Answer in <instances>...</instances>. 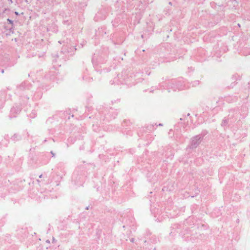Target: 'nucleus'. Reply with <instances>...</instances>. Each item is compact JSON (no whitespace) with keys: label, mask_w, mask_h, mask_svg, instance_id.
<instances>
[{"label":"nucleus","mask_w":250,"mask_h":250,"mask_svg":"<svg viewBox=\"0 0 250 250\" xmlns=\"http://www.w3.org/2000/svg\"><path fill=\"white\" fill-rule=\"evenodd\" d=\"M76 49V46L72 45L67 42V44L64 45L62 48L61 53L64 55V56H62V58L63 59H68L70 56L74 54Z\"/></svg>","instance_id":"nucleus-1"},{"label":"nucleus","mask_w":250,"mask_h":250,"mask_svg":"<svg viewBox=\"0 0 250 250\" xmlns=\"http://www.w3.org/2000/svg\"><path fill=\"white\" fill-rule=\"evenodd\" d=\"M206 132H203L201 134L195 135L190 139L189 147L190 149H195L200 145L206 134Z\"/></svg>","instance_id":"nucleus-2"},{"label":"nucleus","mask_w":250,"mask_h":250,"mask_svg":"<svg viewBox=\"0 0 250 250\" xmlns=\"http://www.w3.org/2000/svg\"><path fill=\"white\" fill-rule=\"evenodd\" d=\"M177 83L176 80H171L167 82L160 83L157 88H164L168 90V92L170 91V90L176 91L177 90V88L175 87L176 84Z\"/></svg>","instance_id":"nucleus-3"},{"label":"nucleus","mask_w":250,"mask_h":250,"mask_svg":"<svg viewBox=\"0 0 250 250\" xmlns=\"http://www.w3.org/2000/svg\"><path fill=\"white\" fill-rule=\"evenodd\" d=\"M126 75V71L122 72V74L118 75L117 78L114 79V82L117 83L119 84H125L127 85H129L130 83H129V78L126 77L124 75Z\"/></svg>","instance_id":"nucleus-4"},{"label":"nucleus","mask_w":250,"mask_h":250,"mask_svg":"<svg viewBox=\"0 0 250 250\" xmlns=\"http://www.w3.org/2000/svg\"><path fill=\"white\" fill-rule=\"evenodd\" d=\"M103 114L104 115V118L103 119V121H109V119H114L118 115V112L116 110L110 108L109 113H106L105 111H102Z\"/></svg>","instance_id":"nucleus-5"},{"label":"nucleus","mask_w":250,"mask_h":250,"mask_svg":"<svg viewBox=\"0 0 250 250\" xmlns=\"http://www.w3.org/2000/svg\"><path fill=\"white\" fill-rule=\"evenodd\" d=\"M21 109L20 106L15 105L11 109L9 117L10 118L16 117L20 113Z\"/></svg>","instance_id":"nucleus-6"},{"label":"nucleus","mask_w":250,"mask_h":250,"mask_svg":"<svg viewBox=\"0 0 250 250\" xmlns=\"http://www.w3.org/2000/svg\"><path fill=\"white\" fill-rule=\"evenodd\" d=\"M57 73L58 72L55 69L53 68L50 70L48 73L45 75L44 77L46 79L54 81L56 78V75Z\"/></svg>","instance_id":"nucleus-7"},{"label":"nucleus","mask_w":250,"mask_h":250,"mask_svg":"<svg viewBox=\"0 0 250 250\" xmlns=\"http://www.w3.org/2000/svg\"><path fill=\"white\" fill-rule=\"evenodd\" d=\"M30 87L31 86L29 85V83L27 82H24L18 86L17 89L19 91L23 90L26 93V91L29 90Z\"/></svg>","instance_id":"nucleus-8"},{"label":"nucleus","mask_w":250,"mask_h":250,"mask_svg":"<svg viewBox=\"0 0 250 250\" xmlns=\"http://www.w3.org/2000/svg\"><path fill=\"white\" fill-rule=\"evenodd\" d=\"M177 80V83L175 87L177 88V90H181L184 89L185 87V83L184 81L182 79H179Z\"/></svg>","instance_id":"nucleus-9"},{"label":"nucleus","mask_w":250,"mask_h":250,"mask_svg":"<svg viewBox=\"0 0 250 250\" xmlns=\"http://www.w3.org/2000/svg\"><path fill=\"white\" fill-rule=\"evenodd\" d=\"M238 115H239V113L237 112V111H235V110H231L230 111L229 114V119L234 118L231 121V122H233L235 120L237 119V117L238 116Z\"/></svg>","instance_id":"nucleus-10"},{"label":"nucleus","mask_w":250,"mask_h":250,"mask_svg":"<svg viewBox=\"0 0 250 250\" xmlns=\"http://www.w3.org/2000/svg\"><path fill=\"white\" fill-rule=\"evenodd\" d=\"M106 17V13L104 12V13L103 14L102 11L98 12L96 15V17L95 18H98L100 19L101 20H104L105 19Z\"/></svg>","instance_id":"nucleus-11"},{"label":"nucleus","mask_w":250,"mask_h":250,"mask_svg":"<svg viewBox=\"0 0 250 250\" xmlns=\"http://www.w3.org/2000/svg\"><path fill=\"white\" fill-rule=\"evenodd\" d=\"M11 139L14 141H17L21 139V136L18 134H15L11 138Z\"/></svg>","instance_id":"nucleus-12"},{"label":"nucleus","mask_w":250,"mask_h":250,"mask_svg":"<svg viewBox=\"0 0 250 250\" xmlns=\"http://www.w3.org/2000/svg\"><path fill=\"white\" fill-rule=\"evenodd\" d=\"M228 120L226 119H224L222 122L221 125L223 126H226L228 124Z\"/></svg>","instance_id":"nucleus-13"},{"label":"nucleus","mask_w":250,"mask_h":250,"mask_svg":"<svg viewBox=\"0 0 250 250\" xmlns=\"http://www.w3.org/2000/svg\"><path fill=\"white\" fill-rule=\"evenodd\" d=\"M36 116V112L35 111H33L32 113L29 115V116L31 118H34Z\"/></svg>","instance_id":"nucleus-14"},{"label":"nucleus","mask_w":250,"mask_h":250,"mask_svg":"<svg viewBox=\"0 0 250 250\" xmlns=\"http://www.w3.org/2000/svg\"><path fill=\"white\" fill-rule=\"evenodd\" d=\"M29 97L26 96L25 98L26 102L23 100V103L22 104L26 105L27 104V102H26L29 100Z\"/></svg>","instance_id":"nucleus-15"},{"label":"nucleus","mask_w":250,"mask_h":250,"mask_svg":"<svg viewBox=\"0 0 250 250\" xmlns=\"http://www.w3.org/2000/svg\"><path fill=\"white\" fill-rule=\"evenodd\" d=\"M199 84V81H195L193 83V86H196Z\"/></svg>","instance_id":"nucleus-16"},{"label":"nucleus","mask_w":250,"mask_h":250,"mask_svg":"<svg viewBox=\"0 0 250 250\" xmlns=\"http://www.w3.org/2000/svg\"><path fill=\"white\" fill-rule=\"evenodd\" d=\"M83 79L84 80H86V81H88V82H89V81H90V80H91H91L92 79V78H89V77H87H87H86V78H85V77L83 76Z\"/></svg>","instance_id":"nucleus-17"},{"label":"nucleus","mask_w":250,"mask_h":250,"mask_svg":"<svg viewBox=\"0 0 250 250\" xmlns=\"http://www.w3.org/2000/svg\"><path fill=\"white\" fill-rule=\"evenodd\" d=\"M49 133H50L51 134H54L55 133V131L54 130V129H49Z\"/></svg>","instance_id":"nucleus-18"},{"label":"nucleus","mask_w":250,"mask_h":250,"mask_svg":"<svg viewBox=\"0 0 250 250\" xmlns=\"http://www.w3.org/2000/svg\"><path fill=\"white\" fill-rule=\"evenodd\" d=\"M7 21L8 23L12 24V25L13 24V21L12 20L8 19L7 20Z\"/></svg>","instance_id":"nucleus-19"},{"label":"nucleus","mask_w":250,"mask_h":250,"mask_svg":"<svg viewBox=\"0 0 250 250\" xmlns=\"http://www.w3.org/2000/svg\"><path fill=\"white\" fill-rule=\"evenodd\" d=\"M154 125H150V126H148V129H149L150 131L153 130V127Z\"/></svg>","instance_id":"nucleus-20"},{"label":"nucleus","mask_w":250,"mask_h":250,"mask_svg":"<svg viewBox=\"0 0 250 250\" xmlns=\"http://www.w3.org/2000/svg\"><path fill=\"white\" fill-rule=\"evenodd\" d=\"M97 126L96 125L95 126L94 125H93V130L95 131H97V129H96V127Z\"/></svg>","instance_id":"nucleus-21"},{"label":"nucleus","mask_w":250,"mask_h":250,"mask_svg":"<svg viewBox=\"0 0 250 250\" xmlns=\"http://www.w3.org/2000/svg\"><path fill=\"white\" fill-rule=\"evenodd\" d=\"M4 103L2 102L0 104V109L3 106Z\"/></svg>","instance_id":"nucleus-22"},{"label":"nucleus","mask_w":250,"mask_h":250,"mask_svg":"<svg viewBox=\"0 0 250 250\" xmlns=\"http://www.w3.org/2000/svg\"><path fill=\"white\" fill-rule=\"evenodd\" d=\"M50 153H51V154H52V157H55V153H53V151H51L50 152Z\"/></svg>","instance_id":"nucleus-23"},{"label":"nucleus","mask_w":250,"mask_h":250,"mask_svg":"<svg viewBox=\"0 0 250 250\" xmlns=\"http://www.w3.org/2000/svg\"><path fill=\"white\" fill-rule=\"evenodd\" d=\"M163 125L161 123H160L158 125H157V126H162Z\"/></svg>","instance_id":"nucleus-24"},{"label":"nucleus","mask_w":250,"mask_h":250,"mask_svg":"<svg viewBox=\"0 0 250 250\" xmlns=\"http://www.w3.org/2000/svg\"><path fill=\"white\" fill-rule=\"evenodd\" d=\"M10 3H12L13 2L12 0H8Z\"/></svg>","instance_id":"nucleus-25"},{"label":"nucleus","mask_w":250,"mask_h":250,"mask_svg":"<svg viewBox=\"0 0 250 250\" xmlns=\"http://www.w3.org/2000/svg\"><path fill=\"white\" fill-rule=\"evenodd\" d=\"M1 73H2V74H3V73H4V69H1Z\"/></svg>","instance_id":"nucleus-26"},{"label":"nucleus","mask_w":250,"mask_h":250,"mask_svg":"<svg viewBox=\"0 0 250 250\" xmlns=\"http://www.w3.org/2000/svg\"><path fill=\"white\" fill-rule=\"evenodd\" d=\"M15 14H16V15H19V13H18V12H15Z\"/></svg>","instance_id":"nucleus-27"},{"label":"nucleus","mask_w":250,"mask_h":250,"mask_svg":"<svg viewBox=\"0 0 250 250\" xmlns=\"http://www.w3.org/2000/svg\"><path fill=\"white\" fill-rule=\"evenodd\" d=\"M42 175L41 174V175H40L39 178H42Z\"/></svg>","instance_id":"nucleus-28"},{"label":"nucleus","mask_w":250,"mask_h":250,"mask_svg":"<svg viewBox=\"0 0 250 250\" xmlns=\"http://www.w3.org/2000/svg\"><path fill=\"white\" fill-rule=\"evenodd\" d=\"M190 116V114H189V113H188V114H187V116Z\"/></svg>","instance_id":"nucleus-29"},{"label":"nucleus","mask_w":250,"mask_h":250,"mask_svg":"<svg viewBox=\"0 0 250 250\" xmlns=\"http://www.w3.org/2000/svg\"><path fill=\"white\" fill-rule=\"evenodd\" d=\"M131 241L132 242H133V241H134V239H133V238H132Z\"/></svg>","instance_id":"nucleus-30"},{"label":"nucleus","mask_w":250,"mask_h":250,"mask_svg":"<svg viewBox=\"0 0 250 250\" xmlns=\"http://www.w3.org/2000/svg\"><path fill=\"white\" fill-rule=\"evenodd\" d=\"M95 57V56H94V57H93V59H92V60H94Z\"/></svg>","instance_id":"nucleus-31"},{"label":"nucleus","mask_w":250,"mask_h":250,"mask_svg":"<svg viewBox=\"0 0 250 250\" xmlns=\"http://www.w3.org/2000/svg\"><path fill=\"white\" fill-rule=\"evenodd\" d=\"M71 140V138H69V139H68V140H69V141H70Z\"/></svg>","instance_id":"nucleus-32"},{"label":"nucleus","mask_w":250,"mask_h":250,"mask_svg":"<svg viewBox=\"0 0 250 250\" xmlns=\"http://www.w3.org/2000/svg\"><path fill=\"white\" fill-rule=\"evenodd\" d=\"M183 120V118H181L180 119V120H181H181Z\"/></svg>","instance_id":"nucleus-33"},{"label":"nucleus","mask_w":250,"mask_h":250,"mask_svg":"<svg viewBox=\"0 0 250 250\" xmlns=\"http://www.w3.org/2000/svg\"><path fill=\"white\" fill-rule=\"evenodd\" d=\"M86 209H88V207H87L86 208Z\"/></svg>","instance_id":"nucleus-34"},{"label":"nucleus","mask_w":250,"mask_h":250,"mask_svg":"<svg viewBox=\"0 0 250 250\" xmlns=\"http://www.w3.org/2000/svg\"><path fill=\"white\" fill-rule=\"evenodd\" d=\"M37 182L39 183L40 181L39 180H37Z\"/></svg>","instance_id":"nucleus-35"},{"label":"nucleus","mask_w":250,"mask_h":250,"mask_svg":"<svg viewBox=\"0 0 250 250\" xmlns=\"http://www.w3.org/2000/svg\"><path fill=\"white\" fill-rule=\"evenodd\" d=\"M120 3V1H117V3Z\"/></svg>","instance_id":"nucleus-36"},{"label":"nucleus","mask_w":250,"mask_h":250,"mask_svg":"<svg viewBox=\"0 0 250 250\" xmlns=\"http://www.w3.org/2000/svg\"><path fill=\"white\" fill-rule=\"evenodd\" d=\"M43 195L44 196V197H43L44 198H45V195Z\"/></svg>","instance_id":"nucleus-37"},{"label":"nucleus","mask_w":250,"mask_h":250,"mask_svg":"<svg viewBox=\"0 0 250 250\" xmlns=\"http://www.w3.org/2000/svg\"><path fill=\"white\" fill-rule=\"evenodd\" d=\"M154 250H156V248H154Z\"/></svg>","instance_id":"nucleus-38"}]
</instances>
